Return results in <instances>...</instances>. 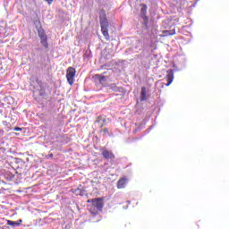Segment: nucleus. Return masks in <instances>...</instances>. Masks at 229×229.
I'll use <instances>...</instances> for the list:
<instances>
[{
  "label": "nucleus",
  "mask_w": 229,
  "mask_h": 229,
  "mask_svg": "<svg viewBox=\"0 0 229 229\" xmlns=\"http://www.w3.org/2000/svg\"><path fill=\"white\" fill-rule=\"evenodd\" d=\"M105 199L103 198H96V199H89L87 200V203H91V207L89 208V212L93 217L96 216H99V212L103 211V207H105Z\"/></svg>",
  "instance_id": "1"
},
{
  "label": "nucleus",
  "mask_w": 229,
  "mask_h": 229,
  "mask_svg": "<svg viewBox=\"0 0 229 229\" xmlns=\"http://www.w3.org/2000/svg\"><path fill=\"white\" fill-rule=\"evenodd\" d=\"M101 122H102V123H106V119L103 118V116H98V117H97L95 123H101Z\"/></svg>",
  "instance_id": "16"
},
{
  "label": "nucleus",
  "mask_w": 229,
  "mask_h": 229,
  "mask_svg": "<svg viewBox=\"0 0 229 229\" xmlns=\"http://www.w3.org/2000/svg\"><path fill=\"white\" fill-rule=\"evenodd\" d=\"M128 183V179L126 177L121 178L117 182V189H124Z\"/></svg>",
  "instance_id": "9"
},
{
  "label": "nucleus",
  "mask_w": 229,
  "mask_h": 229,
  "mask_svg": "<svg viewBox=\"0 0 229 229\" xmlns=\"http://www.w3.org/2000/svg\"><path fill=\"white\" fill-rule=\"evenodd\" d=\"M40 40H41V44L42 46L47 49V47H49V44L47 43V35L46 36H41L40 38Z\"/></svg>",
  "instance_id": "10"
},
{
  "label": "nucleus",
  "mask_w": 229,
  "mask_h": 229,
  "mask_svg": "<svg viewBox=\"0 0 229 229\" xmlns=\"http://www.w3.org/2000/svg\"><path fill=\"white\" fill-rule=\"evenodd\" d=\"M34 24H40V21H39V20L36 21L34 22Z\"/></svg>",
  "instance_id": "19"
},
{
  "label": "nucleus",
  "mask_w": 229,
  "mask_h": 229,
  "mask_svg": "<svg viewBox=\"0 0 229 229\" xmlns=\"http://www.w3.org/2000/svg\"><path fill=\"white\" fill-rule=\"evenodd\" d=\"M104 135H108V129L107 128H105L102 130Z\"/></svg>",
  "instance_id": "17"
},
{
  "label": "nucleus",
  "mask_w": 229,
  "mask_h": 229,
  "mask_svg": "<svg viewBox=\"0 0 229 229\" xmlns=\"http://www.w3.org/2000/svg\"><path fill=\"white\" fill-rule=\"evenodd\" d=\"M37 84L38 85V95L41 97L46 96V85H44V82L40 80L36 81Z\"/></svg>",
  "instance_id": "5"
},
{
  "label": "nucleus",
  "mask_w": 229,
  "mask_h": 229,
  "mask_svg": "<svg viewBox=\"0 0 229 229\" xmlns=\"http://www.w3.org/2000/svg\"><path fill=\"white\" fill-rule=\"evenodd\" d=\"M99 19H100V25L108 24V20H106V13H105V10H101L99 12Z\"/></svg>",
  "instance_id": "8"
},
{
  "label": "nucleus",
  "mask_w": 229,
  "mask_h": 229,
  "mask_svg": "<svg viewBox=\"0 0 229 229\" xmlns=\"http://www.w3.org/2000/svg\"><path fill=\"white\" fill-rule=\"evenodd\" d=\"M96 78H98L100 83H103V81H106V77H105L104 75L97 74Z\"/></svg>",
  "instance_id": "14"
},
{
  "label": "nucleus",
  "mask_w": 229,
  "mask_h": 229,
  "mask_svg": "<svg viewBox=\"0 0 229 229\" xmlns=\"http://www.w3.org/2000/svg\"><path fill=\"white\" fill-rule=\"evenodd\" d=\"M46 1H53V0H46Z\"/></svg>",
  "instance_id": "23"
},
{
  "label": "nucleus",
  "mask_w": 229,
  "mask_h": 229,
  "mask_svg": "<svg viewBox=\"0 0 229 229\" xmlns=\"http://www.w3.org/2000/svg\"><path fill=\"white\" fill-rule=\"evenodd\" d=\"M50 158H53V154H49Z\"/></svg>",
  "instance_id": "20"
},
{
  "label": "nucleus",
  "mask_w": 229,
  "mask_h": 229,
  "mask_svg": "<svg viewBox=\"0 0 229 229\" xmlns=\"http://www.w3.org/2000/svg\"><path fill=\"white\" fill-rule=\"evenodd\" d=\"M141 8H140V17H141V19H143V24L145 26V28H148V24H149V17H148V15H146V13H148V5L146 4H140Z\"/></svg>",
  "instance_id": "2"
},
{
  "label": "nucleus",
  "mask_w": 229,
  "mask_h": 229,
  "mask_svg": "<svg viewBox=\"0 0 229 229\" xmlns=\"http://www.w3.org/2000/svg\"><path fill=\"white\" fill-rule=\"evenodd\" d=\"M101 26V32L105 37L106 40H110V34L108 33V23H104Z\"/></svg>",
  "instance_id": "7"
},
{
  "label": "nucleus",
  "mask_w": 229,
  "mask_h": 229,
  "mask_svg": "<svg viewBox=\"0 0 229 229\" xmlns=\"http://www.w3.org/2000/svg\"><path fill=\"white\" fill-rule=\"evenodd\" d=\"M164 37H171L173 35H176V30H164Z\"/></svg>",
  "instance_id": "12"
},
{
  "label": "nucleus",
  "mask_w": 229,
  "mask_h": 229,
  "mask_svg": "<svg viewBox=\"0 0 229 229\" xmlns=\"http://www.w3.org/2000/svg\"><path fill=\"white\" fill-rule=\"evenodd\" d=\"M140 101H146V87L141 88Z\"/></svg>",
  "instance_id": "13"
},
{
  "label": "nucleus",
  "mask_w": 229,
  "mask_h": 229,
  "mask_svg": "<svg viewBox=\"0 0 229 229\" xmlns=\"http://www.w3.org/2000/svg\"><path fill=\"white\" fill-rule=\"evenodd\" d=\"M101 154H102L103 158H105V160H115V155L114 154V152L112 150H108L106 148H102Z\"/></svg>",
  "instance_id": "4"
},
{
  "label": "nucleus",
  "mask_w": 229,
  "mask_h": 229,
  "mask_svg": "<svg viewBox=\"0 0 229 229\" xmlns=\"http://www.w3.org/2000/svg\"><path fill=\"white\" fill-rule=\"evenodd\" d=\"M21 223H22V220H19V222H14V221H12V220H7V225L8 226H19L21 225Z\"/></svg>",
  "instance_id": "11"
},
{
  "label": "nucleus",
  "mask_w": 229,
  "mask_h": 229,
  "mask_svg": "<svg viewBox=\"0 0 229 229\" xmlns=\"http://www.w3.org/2000/svg\"><path fill=\"white\" fill-rule=\"evenodd\" d=\"M166 72L167 74L165 76V81H167V83L165 84V86L169 87V85H171V83H173V81L174 80V72L172 69L168 70Z\"/></svg>",
  "instance_id": "6"
},
{
  "label": "nucleus",
  "mask_w": 229,
  "mask_h": 229,
  "mask_svg": "<svg viewBox=\"0 0 229 229\" xmlns=\"http://www.w3.org/2000/svg\"><path fill=\"white\" fill-rule=\"evenodd\" d=\"M76 76V69L74 67H68L66 70V80L69 85L74 83V77Z\"/></svg>",
  "instance_id": "3"
},
{
  "label": "nucleus",
  "mask_w": 229,
  "mask_h": 229,
  "mask_svg": "<svg viewBox=\"0 0 229 229\" xmlns=\"http://www.w3.org/2000/svg\"><path fill=\"white\" fill-rule=\"evenodd\" d=\"M48 4H51V2H48Z\"/></svg>",
  "instance_id": "21"
},
{
  "label": "nucleus",
  "mask_w": 229,
  "mask_h": 229,
  "mask_svg": "<svg viewBox=\"0 0 229 229\" xmlns=\"http://www.w3.org/2000/svg\"><path fill=\"white\" fill-rule=\"evenodd\" d=\"M38 37H45L46 36V31L44 30V29H42L41 27L38 30Z\"/></svg>",
  "instance_id": "15"
},
{
  "label": "nucleus",
  "mask_w": 229,
  "mask_h": 229,
  "mask_svg": "<svg viewBox=\"0 0 229 229\" xmlns=\"http://www.w3.org/2000/svg\"><path fill=\"white\" fill-rule=\"evenodd\" d=\"M14 131H22V128H21V127H14Z\"/></svg>",
  "instance_id": "18"
},
{
  "label": "nucleus",
  "mask_w": 229,
  "mask_h": 229,
  "mask_svg": "<svg viewBox=\"0 0 229 229\" xmlns=\"http://www.w3.org/2000/svg\"><path fill=\"white\" fill-rule=\"evenodd\" d=\"M100 128H103V124L100 126Z\"/></svg>",
  "instance_id": "22"
}]
</instances>
